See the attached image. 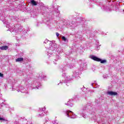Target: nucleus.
Segmentation results:
<instances>
[{
    "label": "nucleus",
    "instance_id": "1",
    "mask_svg": "<svg viewBox=\"0 0 124 124\" xmlns=\"http://www.w3.org/2000/svg\"><path fill=\"white\" fill-rule=\"evenodd\" d=\"M66 114L68 118H71V119H76L77 118V116L73 114V112L70 110L66 111Z\"/></svg>",
    "mask_w": 124,
    "mask_h": 124
},
{
    "label": "nucleus",
    "instance_id": "2",
    "mask_svg": "<svg viewBox=\"0 0 124 124\" xmlns=\"http://www.w3.org/2000/svg\"><path fill=\"white\" fill-rule=\"evenodd\" d=\"M90 59L93 60V61H95V62H100L101 63H104L106 62V60H102L93 55L90 56Z\"/></svg>",
    "mask_w": 124,
    "mask_h": 124
},
{
    "label": "nucleus",
    "instance_id": "3",
    "mask_svg": "<svg viewBox=\"0 0 124 124\" xmlns=\"http://www.w3.org/2000/svg\"><path fill=\"white\" fill-rule=\"evenodd\" d=\"M46 109V108L45 107L44 108H41L40 112V113L38 115V117L39 118H42L44 115H45V110Z\"/></svg>",
    "mask_w": 124,
    "mask_h": 124
},
{
    "label": "nucleus",
    "instance_id": "4",
    "mask_svg": "<svg viewBox=\"0 0 124 124\" xmlns=\"http://www.w3.org/2000/svg\"><path fill=\"white\" fill-rule=\"evenodd\" d=\"M63 77H64V78H65V80H64V82L65 83H68V82H69V81H70V80H71V79H72V78L69 77V76H65V74H63L62 75Z\"/></svg>",
    "mask_w": 124,
    "mask_h": 124
},
{
    "label": "nucleus",
    "instance_id": "5",
    "mask_svg": "<svg viewBox=\"0 0 124 124\" xmlns=\"http://www.w3.org/2000/svg\"><path fill=\"white\" fill-rule=\"evenodd\" d=\"M107 93L108 95H111V96L118 95V93L115 92L114 91H108L107 92Z\"/></svg>",
    "mask_w": 124,
    "mask_h": 124
},
{
    "label": "nucleus",
    "instance_id": "6",
    "mask_svg": "<svg viewBox=\"0 0 124 124\" xmlns=\"http://www.w3.org/2000/svg\"><path fill=\"white\" fill-rule=\"evenodd\" d=\"M85 113H86V110L85 109H82L80 110L79 114H80L83 117V118H87V115L85 114Z\"/></svg>",
    "mask_w": 124,
    "mask_h": 124
},
{
    "label": "nucleus",
    "instance_id": "7",
    "mask_svg": "<svg viewBox=\"0 0 124 124\" xmlns=\"http://www.w3.org/2000/svg\"><path fill=\"white\" fill-rule=\"evenodd\" d=\"M8 49V46H4L0 47V50H7Z\"/></svg>",
    "mask_w": 124,
    "mask_h": 124
},
{
    "label": "nucleus",
    "instance_id": "8",
    "mask_svg": "<svg viewBox=\"0 0 124 124\" xmlns=\"http://www.w3.org/2000/svg\"><path fill=\"white\" fill-rule=\"evenodd\" d=\"M24 61V58H18L16 60V62H23Z\"/></svg>",
    "mask_w": 124,
    "mask_h": 124
},
{
    "label": "nucleus",
    "instance_id": "9",
    "mask_svg": "<svg viewBox=\"0 0 124 124\" xmlns=\"http://www.w3.org/2000/svg\"><path fill=\"white\" fill-rule=\"evenodd\" d=\"M31 2L32 5H37V3L34 0H31Z\"/></svg>",
    "mask_w": 124,
    "mask_h": 124
},
{
    "label": "nucleus",
    "instance_id": "10",
    "mask_svg": "<svg viewBox=\"0 0 124 124\" xmlns=\"http://www.w3.org/2000/svg\"><path fill=\"white\" fill-rule=\"evenodd\" d=\"M78 76H79V73H75L74 74V77H78Z\"/></svg>",
    "mask_w": 124,
    "mask_h": 124
},
{
    "label": "nucleus",
    "instance_id": "11",
    "mask_svg": "<svg viewBox=\"0 0 124 124\" xmlns=\"http://www.w3.org/2000/svg\"><path fill=\"white\" fill-rule=\"evenodd\" d=\"M25 89V88H23V89H20V90L17 91V92H21V93H25V91H23Z\"/></svg>",
    "mask_w": 124,
    "mask_h": 124
},
{
    "label": "nucleus",
    "instance_id": "12",
    "mask_svg": "<svg viewBox=\"0 0 124 124\" xmlns=\"http://www.w3.org/2000/svg\"><path fill=\"white\" fill-rule=\"evenodd\" d=\"M91 119L93 120L94 122H96V116H94V117L92 118Z\"/></svg>",
    "mask_w": 124,
    "mask_h": 124
},
{
    "label": "nucleus",
    "instance_id": "13",
    "mask_svg": "<svg viewBox=\"0 0 124 124\" xmlns=\"http://www.w3.org/2000/svg\"><path fill=\"white\" fill-rule=\"evenodd\" d=\"M62 40H63V41H66V38H65L64 36H62Z\"/></svg>",
    "mask_w": 124,
    "mask_h": 124
},
{
    "label": "nucleus",
    "instance_id": "14",
    "mask_svg": "<svg viewBox=\"0 0 124 124\" xmlns=\"http://www.w3.org/2000/svg\"><path fill=\"white\" fill-rule=\"evenodd\" d=\"M70 101H68V102H67V105H68V106H72V104H70Z\"/></svg>",
    "mask_w": 124,
    "mask_h": 124
},
{
    "label": "nucleus",
    "instance_id": "15",
    "mask_svg": "<svg viewBox=\"0 0 124 124\" xmlns=\"http://www.w3.org/2000/svg\"><path fill=\"white\" fill-rule=\"evenodd\" d=\"M56 36H57V37H59V36H60V34L58 32H56Z\"/></svg>",
    "mask_w": 124,
    "mask_h": 124
},
{
    "label": "nucleus",
    "instance_id": "16",
    "mask_svg": "<svg viewBox=\"0 0 124 124\" xmlns=\"http://www.w3.org/2000/svg\"><path fill=\"white\" fill-rule=\"evenodd\" d=\"M42 78H43V79H44V80H45V78H46V76H43L42 77Z\"/></svg>",
    "mask_w": 124,
    "mask_h": 124
},
{
    "label": "nucleus",
    "instance_id": "17",
    "mask_svg": "<svg viewBox=\"0 0 124 124\" xmlns=\"http://www.w3.org/2000/svg\"><path fill=\"white\" fill-rule=\"evenodd\" d=\"M0 77H3V74L0 73Z\"/></svg>",
    "mask_w": 124,
    "mask_h": 124
},
{
    "label": "nucleus",
    "instance_id": "18",
    "mask_svg": "<svg viewBox=\"0 0 124 124\" xmlns=\"http://www.w3.org/2000/svg\"><path fill=\"white\" fill-rule=\"evenodd\" d=\"M0 121H4V119L2 118H1L0 117Z\"/></svg>",
    "mask_w": 124,
    "mask_h": 124
},
{
    "label": "nucleus",
    "instance_id": "19",
    "mask_svg": "<svg viewBox=\"0 0 124 124\" xmlns=\"http://www.w3.org/2000/svg\"><path fill=\"white\" fill-rule=\"evenodd\" d=\"M0 20H3L2 16L0 15Z\"/></svg>",
    "mask_w": 124,
    "mask_h": 124
},
{
    "label": "nucleus",
    "instance_id": "20",
    "mask_svg": "<svg viewBox=\"0 0 124 124\" xmlns=\"http://www.w3.org/2000/svg\"><path fill=\"white\" fill-rule=\"evenodd\" d=\"M46 42H48V40H46V41L44 42L45 43H46Z\"/></svg>",
    "mask_w": 124,
    "mask_h": 124
},
{
    "label": "nucleus",
    "instance_id": "21",
    "mask_svg": "<svg viewBox=\"0 0 124 124\" xmlns=\"http://www.w3.org/2000/svg\"><path fill=\"white\" fill-rule=\"evenodd\" d=\"M36 89H38V87H37V86H36Z\"/></svg>",
    "mask_w": 124,
    "mask_h": 124
},
{
    "label": "nucleus",
    "instance_id": "22",
    "mask_svg": "<svg viewBox=\"0 0 124 124\" xmlns=\"http://www.w3.org/2000/svg\"><path fill=\"white\" fill-rule=\"evenodd\" d=\"M104 78H107V77L104 76Z\"/></svg>",
    "mask_w": 124,
    "mask_h": 124
},
{
    "label": "nucleus",
    "instance_id": "23",
    "mask_svg": "<svg viewBox=\"0 0 124 124\" xmlns=\"http://www.w3.org/2000/svg\"><path fill=\"white\" fill-rule=\"evenodd\" d=\"M91 85H92V86H93V83H92Z\"/></svg>",
    "mask_w": 124,
    "mask_h": 124
},
{
    "label": "nucleus",
    "instance_id": "24",
    "mask_svg": "<svg viewBox=\"0 0 124 124\" xmlns=\"http://www.w3.org/2000/svg\"><path fill=\"white\" fill-rule=\"evenodd\" d=\"M19 31H22V30H19Z\"/></svg>",
    "mask_w": 124,
    "mask_h": 124
},
{
    "label": "nucleus",
    "instance_id": "25",
    "mask_svg": "<svg viewBox=\"0 0 124 124\" xmlns=\"http://www.w3.org/2000/svg\"><path fill=\"white\" fill-rule=\"evenodd\" d=\"M5 24H6V25H7V23H5Z\"/></svg>",
    "mask_w": 124,
    "mask_h": 124
},
{
    "label": "nucleus",
    "instance_id": "26",
    "mask_svg": "<svg viewBox=\"0 0 124 124\" xmlns=\"http://www.w3.org/2000/svg\"><path fill=\"white\" fill-rule=\"evenodd\" d=\"M40 86H41V84H40Z\"/></svg>",
    "mask_w": 124,
    "mask_h": 124
}]
</instances>
